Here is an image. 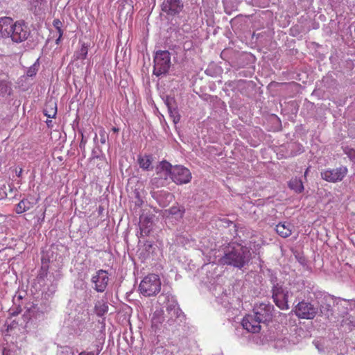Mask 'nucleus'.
<instances>
[{"instance_id": "f257e3e1", "label": "nucleus", "mask_w": 355, "mask_h": 355, "mask_svg": "<svg viewBox=\"0 0 355 355\" xmlns=\"http://www.w3.org/2000/svg\"><path fill=\"white\" fill-rule=\"evenodd\" d=\"M252 259L250 249L239 243H232L225 248L224 255L219 259L220 264L243 269L248 266Z\"/></svg>"}, {"instance_id": "f03ea898", "label": "nucleus", "mask_w": 355, "mask_h": 355, "mask_svg": "<svg viewBox=\"0 0 355 355\" xmlns=\"http://www.w3.org/2000/svg\"><path fill=\"white\" fill-rule=\"evenodd\" d=\"M173 165L166 161L160 162L155 168V176L151 179L150 184L153 189H158L168 185L169 179L171 180Z\"/></svg>"}, {"instance_id": "7ed1b4c3", "label": "nucleus", "mask_w": 355, "mask_h": 355, "mask_svg": "<svg viewBox=\"0 0 355 355\" xmlns=\"http://www.w3.org/2000/svg\"><path fill=\"white\" fill-rule=\"evenodd\" d=\"M153 75L157 77L166 76L171 66V54L168 51L159 50L155 52L154 58Z\"/></svg>"}, {"instance_id": "20e7f679", "label": "nucleus", "mask_w": 355, "mask_h": 355, "mask_svg": "<svg viewBox=\"0 0 355 355\" xmlns=\"http://www.w3.org/2000/svg\"><path fill=\"white\" fill-rule=\"evenodd\" d=\"M161 280L155 274H149L141 282L139 289L145 297L155 296L161 291Z\"/></svg>"}, {"instance_id": "39448f33", "label": "nucleus", "mask_w": 355, "mask_h": 355, "mask_svg": "<svg viewBox=\"0 0 355 355\" xmlns=\"http://www.w3.org/2000/svg\"><path fill=\"white\" fill-rule=\"evenodd\" d=\"M272 299L275 305L281 310L289 309L288 297L290 291L284 285L271 288Z\"/></svg>"}, {"instance_id": "423d86ee", "label": "nucleus", "mask_w": 355, "mask_h": 355, "mask_svg": "<svg viewBox=\"0 0 355 355\" xmlns=\"http://www.w3.org/2000/svg\"><path fill=\"white\" fill-rule=\"evenodd\" d=\"M294 312L298 318L312 320L318 313V306L303 300L295 306Z\"/></svg>"}, {"instance_id": "0eeeda50", "label": "nucleus", "mask_w": 355, "mask_h": 355, "mask_svg": "<svg viewBox=\"0 0 355 355\" xmlns=\"http://www.w3.org/2000/svg\"><path fill=\"white\" fill-rule=\"evenodd\" d=\"M274 311L275 307L272 304L260 303L254 306L253 315L258 320V322L268 324L272 320Z\"/></svg>"}, {"instance_id": "6e6552de", "label": "nucleus", "mask_w": 355, "mask_h": 355, "mask_svg": "<svg viewBox=\"0 0 355 355\" xmlns=\"http://www.w3.org/2000/svg\"><path fill=\"white\" fill-rule=\"evenodd\" d=\"M31 31L24 21H17L13 24L10 35L12 42L21 43L28 39Z\"/></svg>"}, {"instance_id": "1a4fd4ad", "label": "nucleus", "mask_w": 355, "mask_h": 355, "mask_svg": "<svg viewBox=\"0 0 355 355\" xmlns=\"http://www.w3.org/2000/svg\"><path fill=\"white\" fill-rule=\"evenodd\" d=\"M192 178L190 171L182 165L173 166L171 180L176 184L189 183Z\"/></svg>"}, {"instance_id": "9d476101", "label": "nucleus", "mask_w": 355, "mask_h": 355, "mask_svg": "<svg viewBox=\"0 0 355 355\" xmlns=\"http://www.w3.org/2000/svg\"><path fill=\"white\" fill-rule=\"evenodd\" d=\"M347 173L346 166H340L333 169H326L321 172L322 178L329 182L342 181Z\"/></svg>"}, {"instance_id": "9b49d317", "label": "nucleus", "mask_w": 355, "mask_h": 355, "mask_svg": "<svg viewBox=\"0 0 355 355\" xmlns=\"http://www.w3.org/2000/svg\"><path fill=\"white\" fill-rule=\"evenodd\" d=\"M109 280L107 271L103 269L98 270L91 279L94 284V288L98 293H103L106 290Z\"/></svg>"}, {"instance_id": "f8f14e48", "label": "nucleus", "mask_w": 355, "mask_h": 355, "mask_svg": "<svg viewBox=\"0 0 355 355\" xmlns=\"http://www.w3.org/2000/svg\"><path fill=\"white\" fill-rule=\"evenodd\" d=\"M26 311L23 315V318L24 321L28 322L31 318H40L41 315L44 313H47L50 311L51 307L49 304H41L40 306H37V304H31L30 306L26 308Z\"/></svg>"}, {"instance_id": "ddd939ff", "label": "nucleus", "mask_w": 355, "mask_h": 355, "mask_svg": "<svg viewBox=\"0 0 355 355\" xmlns=\"http://www.w3.org/2000/svg\"><path fill=\"white\" fill-rule=\"evenodd\" d=\"M162 10L167 15H178L184 8L182 0H164L161 5Z\"/></svg>"}, {"instance_id": "4468645a", "label": "nucleus", "mask_w": 355, "mask_h": 355, "mask_svg": "<svg viewBox=\"0 0 355 355\" xmlns=\"http://www.w3.org/2000/svg\"><path fill=\"white\" fill-rule=\"evenodd\" d=\"M241 324L248 332L256 334L261 330V323L253 314L246 315L242 320Z\"/></svg>"}, {"instance_id": "2eb2a0df", "label": "nucleus", "mask_w": 355, "mask_h": 355, "mask_svg": "<svg viewBox=\"0 0 355 355\" xmlns=\"http://www.w3.org/2000/svg\"><path fill=\"white\" fill-rule=\"evenodd\" d=\"M154 217L155 215L153 214H144V213H142L140 215L139 228L141 236H145L149 234L152 230Z\"/></svg>"}, {"instance_id": "dca6fc26", "label": "nucleus", "mask_w": 355, "mask_h": 355, "mask_svg": "<svg viewBox=\"0 0 355 355\" xmlns=\"http://www.w3.org/2000/svg\"><path fill=\"white\" fill-rule=\"evenodd\" d=\"M167 317L166 323L171 327L177 328L185 324L186 315L181 309L175 311L174 315L172 314V312L168 313Z\"/></svg>"}, {"instance_id": "f3484780", "label": "nucleus", "mask_w": 355, "mask_h": 355, "mask_svg": "<svg viewBox=\"0 0 355 355\" xmlns=\"http://www.w3.org/2000/svg\"><path fill=\"white\" fill-rule=\"evenodd\" d=\"M12 19L9 17H0V37H9L13 26Z\"/></svg>"}, {"instance_id": "a211bd4d", "label": "nucleus", "mask_w": 355, "mask_h": 355, "mask_svg": "<svg viewBox=\"0 0 355 355\" xmlns=\"http://www.w3.org/2000/svg\"><path fill=\"white\" fill-rule=\"evenodd\" d=\"M0 91L3 94L11 95L12 83L9 80L8 75L6 73L0 72Z\"/></svg>"}, {"instance_id": "6ab92c4d", "label": "nucleus", "mask_w": 355, "mask_h": 355, "mask_svg": "<svg viewBox=\"0 0 355 355\" xmlns=\"http://www.w3.org/2000/svg\"><path fill=\"white\" fill-rule=\"evenodd\" d=\"M43 113L48 118H55L57 114V103L50 100L45 103Z\"/></svg>"}, {"instance_id": "aec40b11", "label": "nucleus", "mask_w": 355, "mask_h": 355, "mask_svg": "<svg viewBox=\"0 0 355 355\" xmlns=\"http://www.w3.org/2000/svg\"><path fill=\"white\" fill-rule=\"evenodd\" d=\"M139 166L144 171L153 169L152 162L153 157L150 155H139L137 159Z\"/></svg>"}, {"instance_id": "412c9836", "label": "nucleus", "mask_w": 355, "mask_h": 355, "mask_svg": "<svg viewBox=\"0 0 355 355\" xmlns=\"http://www.w3.org/2000/svg\"><path fill=\"white\" fill-rule=\"evenodd\" d=\"M291 226L292 225L288 223H279L276 225L275 230L279 236L283 238H286L291 234Z\"/></svg>"}, {"instance_id": "4be33fe9", "label": "nucleus", "mask_w": 355, "mask_h": 355, "mask_svg": "<svg viewBox=\"0 0 355 355\" xmlns=\"http://www.w3.org/2000/svg\"><path fill=\"white\" fill-rule=\"evenodd\" d=\"M107 311L108 304L107 301L105 300H100L95 303L94 312L98 316L102 317L107 313Z\"/></svg>"}, {"instance_id": "5701e85b", "label": "nucleus", "mask_w": 355, "mask_h": 355, "mask_svg": "<svg viewBox=\"0 0 355 355\" xmlns=\"http://www.w3.org/2000/svg\"><path fill=\"white\" fill-rule=\"evenodd\" d=\"M34 204V202H32L28 199L24 198L18 203L15 211L17 214H22L33 208Z\"/></svg>"}, {"instance_id": "b1692460", "label": "nucleus", "mask_w": 355, "mask_h": 355, "mask_svg": "<svg viewBox=\"0 0 355 355\" xmlns=\"http://www.w3.org/2000/svg\"><path fill=\"white\" fill-rule=\"evenodd\" d=\"M167 211L169 214L174 216L177 220L182 219L185 213V208L182 205H173L170 207Z\"/></svg>"}, {"instance_id": "393cba45", "label": "nucleus", "mask_w": 355, "mask_h": 355, "mask_svg": "<svg viewBox=\"0 0 355 355\" xmlns=\"http://www.w3.org/2000/svg\"><path fill=\"white\" fill-rule=\"evenodd\" d=\"M288 186L296 193H301L304 189L302 181L297 178L291 179L288 183Z\"/></svg>"}, {"instance_id": "a878e982", "label": "nucleus", "mask_w": 355, "mask_h": 355, "mask_svg": "<svg viewBox=\"0 0 355 355\" xmlns=\"http://www.w3.org/2000/svg\"><path fill=\"white\" fill-rule=\"evenodd\" d=\"M320 311V315L324 316L325 318L329 320L333 315V309L330 304L327 302H322L318 308Z\"/></svg>"}, {"instance_id": "bb28decb", "label": "nucleus", "mask_w": 355, "mask_h": 355, "mask_svg": "<svg viewBox=\"0 0 355 355\" xmlns=\"http://www.w3.org/2000/svg\"><path fill=\"white\" fill-rule=\"evenodd\" d=\"M267 277L271 284V288L284 284V282L279 280L277 273L271 269H267Z\"/></svg>"}, {"instance_id": "cd10ccee", "label": "nucleus", "mask_w": 355, "mask_h": 355, "mask_svg": "<svg viewBox=\"0 0 355 355\" xmlns=\"http://www.w3.org/2000/svg\"><path fill=\"white\" fill-rule=\"evenodd\" d=\"M88 53L87 46L83 43L81 48L74 53L73 58L75 60H84L87 58Z\"/></svg>"}, {"instance_id": "c85d7f7f", "label": "nucleus", "mask_w": 355, "mask_h": 355, "mask_svg": "<svg viewBox=\"0 0 355 355\" xmlns=\"http://www.w3.org/2000/svg\"><path fill=\"white\" fill-rule=\"evenodd\" d=\"M163 311H155L152 317V326L157 327L159 324H162L164 321Z\"/></svg>"}, {"instance_id": "c756f323", "label": "nucleus", "mask_w": 355, "mask_h": 355, "mask_svg": "<svg viewBox=\"0 0 355 355\" xmlns=\"http://www.w3.org/2000/svg\"><path fill=\"white\" fill-rule=\"evenodd\" d=\"M341 326L346 331H352L355 328V321L350 318H344L341 321Z\"/></svg>"}, {"instance_id": "7c9ffc66", "label": "nucleus", "mask_w": 355, "mask_h": 355, "mask_svg": "<svg viewBox=\"0 0 355 355\" xmlns=\"http://www.w3.org/2000/svg\"><path fill=\"white\" fill-rule=\"evenodd\" d=\"M48 270H49L48 261L46 260H44V259H42V266L40 270L39 274L37 275V278L39 279H44L47 276Z\"/></svg>"}, {"instance_id": "2f4dec72", "label": "nucleus", "mask_w": 355, "mask_h": 355, "mask_svg": "<svg viewBox=\"0 0 355 355\" xmlns=\"http://www.w3.org/2000/svg\"><path fill=\"white\" fill-rule=\"evenodd\" d=\"M40 63H39V59H37L35 63L31 66L27 71H26V76L28 77H33L36 75L37 72L39 70Z\"/></svg>"}, {"instance_id": "473e14b6", "label": "nucleus", "mask_w": 355, "mask_h": 355, "mask_svg": "<svg viewBox=\"0 0 355 355\" xmlns=\"http://www.w3.org/2000/svg\"><path fill=\"white\" fill-rule=\"evenodd\" d=\"M181 309L178 305V303L175 300L168 301L167 306H166V312L171 313L174 315L175 311Z\"/></svg>"}, {"instance_id": "72a5a7b5", "label": "nucleus", "mask_w": 355, "mask_h": 355, "mask_svg": "<svg viewBox=\"0 0 355 355\" xmlns=\"http://www.w3.org/2000/svg\"><path fill=\"white\" fill-rule=\"evenodd\" d=\"M342 149L348 158L354 163H355V150L349 146H343Z\"/></svg>"}, {"instance_id": "f704fd0d", "label": "nucleus", "mask_w": 355, "mask_h": 355, "mask_svg": "<svg viewBox=\"0 0 355 355\" xmlns=\"http://www.w3.org/2000/svg\"><path fill=\"white\" fill-rule=\"evenodd\" d=\"M168 111L170 114V116L171 118H173V121L174 123L176 124V123H179V121L180 120V114H179V112L178 110V106L174 107V110L173 108H171V110H168Z\"/></svg>"}, {"instance_id": "c9c22d12", "label": "nucleus", "mask_w": 355, "mask_h": 355, "mask_svg": "<svg viewBox=\"0 0 355 355\" xmlns=\"http://www.w3.org/2000/svg\"><path fill=\"white\" fill-rule=\"evenodd\" d=\"M164 101L168 110H171V108L174 110V107H177V104L174 97L167 95L164 98Z\"/></svg>"}, {"instance_id": "e433bc0d", "label": "nucleus", "mask_w": 355, "mask_h": 355, "mask_svg": "<svg viewBox=\"0 0 355 355\" xmlns=\"http://www.w3.org/2000/svg\"><path fill=\"white\" fill-rule=\"evenodd\" d=\"M21 311V305L19 303H17L14 307H11L9 309L8 313L10 317H14L18 315Z\"/></svg>"}, {"instance_id": "4c0bfd02", "label": "nucleus", "mask_w": 355, "mask_h": 355, "mask_svg": "<svg viewBox=\"0 0 355 355\" xmlns=\"http://www.w3.org/2000/svg\"><path fill=\"white\" fill-rule=\"evenodd\" d=\"M53 25L60 34V37H62L63 35V31L62 30V21L58 19H55L53 21Z\"/></svg>"}, {"instance_id": "58836bf2", "label": "nucleus", "mask_w": 355, "mask_h": 355, "mask_svg": "<svg viewBox=\"0 0 355 355\" xmlns=\"http://www.w3.org/2000/svg\"><path fill=\"white\" fill-rule=\"evenodd\" d=\"M313 344L315 346V347L318 349L320 352H324L325 351V346L324 343L322 342V340H315L313 341Z\"/></svg>"}, {"instance_id": "ea45409f", "label": "nucleus", "mask_w": 355, "mask_h": 355, "mask_svg": "<svg viewBox=\"0 0 355 355\" xmlns=\"http://www.w3.org/2000/svg\"><path fill=\"white\" fill-rule=\"evenodd\" d=\"M96 352L94 353V352H82L80 353V355H98L102 349V347H100L98 345H96Z\"/></svg>"}, {"instance_id": "a19ab883", "label": "nucleus", "mask_w": 355, "mask_h": 355, "mask_svg": "<svg viewBox=\"0 0 355 355\" xmlns=\"http://www.w3.org/2000/svg\"><path fill=\"white\" fill-rule=\"evenodd\" d=\"M81 137H82V139H81V141L79 144V148H80V150H82L83 154L85 152L87 140L85 139V137L83 133H81Z\"/></svg>"}, {"instance_id": "79ce46f5", "label": "nucleus", "mask_w": 355, "mask_h": 355, "mask_svg": "<svg viewBox=\"0 0 355 355\" xmlns=\"http://www.w3.org/2000/svg\"><path fill=\"white\" fill-rule=\"evenodd\" d=\"M101 153V151L97 148V149H93L92 150V159H94V158H99L100 157V153Z\"/></svg>"}, {"instance_id": "37998d69", "label": "nucleus", "mask_w": 355, "mask_h": 355, "mask_svg": "<svg viewBox=\"0 0 355 355\" xmlns=\"http://www.w3.org/2000/svg\"><path fill=\"white\" fill-rule=\"evenodd\" d=\"M62 349V353L71 354V355H74L73 349L71 347L65 346Z\"/></svg>"}, {"instance_id": "c03bdc74", "label": "nucleus", "mask_w": 355, "mask_h": 355, "mask_svg": "<svg viewBox=\"0 0 355 355\" xmlns=\"http://www.w3.org/2000/svg\"><path fill=\"white\" fill-rule=\"evenodd\" d=\"M100 137H101V139H100L101 143L102 144H105L106 142V139H107V136H106L104 132H101Z\"/></svg>"}, {"instance_id": "a18cd8bd", "label": "nucleus", "mask_w": 355, "mask_h": 355, "mask_svg": "<svg viewBox=\"0 0 355 355\" xmlns=\"http://www.w3.org/2000/svg\"><path fill=\"white\" fill-rule=\"evenodd\" d=\"M144 247L145 250L148 252L150 249L153 247V244L150 241H147L144 243Z\"/></svg>"}, {"instance_id": "49530a36", "label": "nucleus", "mask_w": 355, "mask_h": 355, "mask_svg": "<svg viewBox=\"0 0 355 355\" xmlns=\"http://www.w3.org/2000/svg\"><path fill=\"white\" fill-rule=\"evenodd\" d=\"M137 197V200L135 202V205L137 206V207H141V205H142L143 203V201L142 200L139 198V193L137 192V194H136Z\"/></svg>"}, {"instance_id": "de8ad7c7", "label": "nucleus", "mask_w": 355, "mask_h": 355, "mask_svg": "<svg viewBox=\"0 0 355 355\" xmlns=\"http://www.w3.org/2000/svg\"><path fill=\"white\" fill-rule=\"evenodd\" d=\"M224 223L227 224V227H230L231 225H233V227L236 228V225L233 222H232L226 218L224 219Z\"/></svg>"}, {"instance_id": "09e8293b", "label": "nucleus", "mask_w": 355, "mask_h": 355, "mask_svg": "<svg viewBox=\"0 0 355 355\" xmlns=\"http://www.w3.org/2000/svg\"><path fill=\"white\" fill-rule=\"evenodd\" d=\"M293 146H295L296 148H297V152L299 154L303 152L302 146L301 145L295 144V145H293Z\"/></svg>"}, {"instance_id": "8fccbe9b", "label": "nucleus", "mask_w": 355, "mask_h": 355, "mask_svg": "<svg viewBox=\"0 0 355 355\" xmlns=\"http://www.w3.org/2000/svg\"><path fill=\"white\" fill-rule=\"evenodd\" d=\"M21 300H22V297L21 295H18L17 297V298L15 297L13 298V302H14V304H16L17 303L18 301H20Z\"/></svg>"}, {"instance_id": "3c124183", "label": "nucleus", "mask_w": 355, "mask_h": 355, "mask_svg": "<svg viewBox=\"0 0 355 355\" xmlns=\"http://www.w3.org/2000/svg\"><path fill=\"white\" fill-rule=\"evenodd\" d=\"M225 85L229 86V87H234V82L230 81V82L226 83Z\"/></svg>"}, {"instance_id": "603ef678", "label": "nucleus", "mask_w": 355, "mask_h": 355, "mask_svg": "<svg viewBox=\"0 0 355 355\" xmlns=\"http://www.w3.org/2000/svg\"><path fill=\"white\" fill-rule=\"evenodd\" d=\"M112 130L114 132H119V128H116V127H113L112 128Z\"/></svg>"}, {"instance_id": "864d4df0", "label": "nucleus", "mask_w": 355, "mask_h": 355, "mask_svg": "<svg viewBox=\"0 0 355 355\" xmlns=\"http://www.w3.org/2000/svg\"><path fill=\"white\" fill-rule=\"evenodd\" d=\"M60 40H61V37H60V35H59L58 37L55 40V44H58L60 43Z\"/></svg>"}, {"instance_id": "5fc2aeb1", "label": "nucleus", "mask_w": 355, "mask_h": 355, "mask_svg": "<svg viewBox=\"0 0 355 355\" xmlns=\"http://www.w3.org/2000/svg\"><path fill=\"white\" fill-rule=\"evenodd\" d=\"M103 208L101 206H100L98 207V212H99V214H101L103 211Z\"/></svg>"}, {"instance_id": "6e6d98bb", "label": "nucleus", "mask_w": 355, "mask_h": 355, "mask_svg": "<svg viewBox=\"0 0 355 355\" xmlns=\"http://www.w3.org/2000/svg\"><path fill=\"white\" fill-rule=\"evenodd\" d=\"M21 173H22V169H21V168H20V171H19V172L18 173L17 176H18V177H20V176H21Z\"/></svg>"}, {"instance_id": "4d7b16f0", "label": "nucleus", "mask_w": 355, "mask_h": 355, "mask_svg": "<svg viewBox=\"0 0 355 355\" xmlns=\"http://www.w3.org/2000/svg\"><path fill=\"white\" fill-rule=\"evenodd\" d=\"M3 355H9L8 352H6V349H3Z\"/></svg>"}, {"instance_id": "13d9d810", "label": "nucleus", "mask_w": 355, "mask_h": 355, "mask_svg": "<svg viewBox=\"0 0 355 355\" xmlns=\"http://www.w3.org/2000/svg\"><path fill=\"white\" fill-rule=\"evenodd\" d=\"M1 96H8V94H3V93H1V92L0 91V96H1Z\"/></svg>"}, {"instance_id": "bf43d9fd", "label": "nucleus", "mask_w": 355, "mask_h": 355, "mask_svg": "<svg viewBox=\"0 0 355 355\" xmlns=\"http://www.w3.org/2000/svg\"><path fill=\"white\" fill-rule=\"evenodd\" d=\"M175 33H179L180 35H182L181 33H180V31H176Z\"/></svg>"}, {"instance_id": "052dcab7", "label": "nucleus", "mask_w": 355, "mask_h": 355, "mask_svg": "<svg viewBox=\"0 0 355 355\" xmlns=\"http://www.w3.org/2000/svg\"><path fill=\"white\" fill-rule=\"evenodd\" d=\"M307 173H308V169H306V171H305L304 175H306Z\"/></svg>"}, {"instance_id": "680f3d73", "label": "nucleus", "mask_w": 355, "mask_h": 355, "mask_svg": "<svg viewBox=\"0 0 355 355\" xmlns=\"http://www.w3.org/2000/svg\"><path fill=\"white\" fill-rule=\"evenodd\" d=\"M296 154H297V153H293L291 152V155H292L293 156H295Z\"/></svg>"}, {"instance_id": "e2e57ef3", "label": "nucleus", "mask_w": 355, "mask_h": 355, "mask_svg": "<svg viewBox=\"0 0 355 355\" xmlns=\"http://www.w3.org/2000/svg\"><path fill=\"white\" fill-rule=\"evenodd\" d=\"M239 83H241V82H244V80H239Z\"/></svg>"}, {"instance_id": "0e129e2a", "label": "nucleus", "mask_w": 355, "mask_h": 355, "mask_svg": "<svg viewBox=\"0 0 355 355\" xmlns=\"http://www.w3.org/2000/svg\"><path fill=\"white\" fill-rule=\"evenodd\" d=\"M239 75H240V76H245V74L241 75V73H239Z\"/></svg>"}, {"instance_id": "69168bd1", "label": "nucleus", "mask_w": 355, "mask_h": 355, "mask_svg": "<svg viewBox=\"0 0 355 355\" xmlns=\"http://www.w3.org/2000/svg\"><path fill=\"white\" fill-rule=\"evenodd\" d=\"M38 1H43L44 0H37Z\"/></svg>"}]
</instances>
